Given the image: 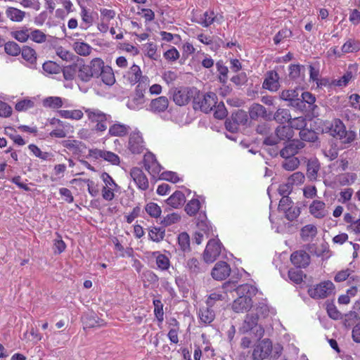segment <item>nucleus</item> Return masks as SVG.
Wrapping results in <instances>:
<instances>
[{
	"instance_id": "obj_59",
	"label": "nucleus",
	"mask_w": 360,
	"mask_h": 360,
	"mask_svg": "<svg viewBox=\"0 0 360 360\" xmlns=\"http://www.w3.org/2000/svg\"><path fill=\"white\" fill-rule=\"evenodd\" d=\"M346 127L341 120L335 119L331 123L330 134L333 137H336Z\"/></svg>"
},
{
	"instance_id": "obj_42",
	"label": "nucleus",
	"mask_w": 360,
	"mask_h": 360,
	"mask_svg": "<svg viewBox=\"0 0 360 360\" xmlns=\"http://www.w3.org/2000/svg\"><path fill=\"white\" fill-rule=\"evenodd\" d=\"M6 15L12 21L21 22L25 16V12L14 7H8Z\"/></svg>"
},
{
	"instance_id": "obj_61",
	"label": "nucleus",
	"mask_w": 360,
	"mask_h": 360,
	"mask_svg": "<svg viewBox=\"0 0 360 360\" xmlns=\"http://www.w3.org/2000/svg\"><path fill=\"white\" fill-rule=\"evenodd\" d=\"M285 214V217L290 221L296 219L300 214L301 210L299 207H288L283 211Z\"/></svg>"
},
{
	"instance_id": "obj_32",
	"label": "nucleus",
	"mask_w": 360,
	"mask_h": 360,
	"mask_svg": "<svg viewBox=\"0 0 360 360\" xmlns=\"http://www.w3.org/2000/svg\"><path fill=\"white\" fill-rule=\"evenodd\" d=\"M153 257H155L156 264L162 271H167L169 269L170 261L167 256L161 254L159 251H155L152 253Z\"/></svg>"
},
{
	"instance_id": "obj_16",
	"label": "nucleus",
	"mask_w": 360,
	"mask_h": 360,
	"mask_svg": "<svg viewBox=\"0 0 360 360\" xmlns=\"http://www.w3.org/2000/svg\"><path fill=\"white\" fill-rule=\"evenodd\" d=\"M130 176L140 190L146 191L148 188V178L141 168L133 167L130 171Z\"/></svg>"
},
{
	"instance_id": "obj_1",
	"label": "nucleus",
	"mask_w": 360,
	"mask_h": 360,
	"mask_svg": "<svg viewBox=\"0 0 360 360\" xmlns=\"http://www.w3.org/2000/svg\"><path fill=\"white\" fill-rule=\"evenodd\" d=\"M217 96L213 92L202 94L198 90V94L195 95L193 100V107L195 110H200L201 111L208 113L214 108V117L218 120L225 119V105L223 101H220L218 105Z\"/></svg>"
},
{
	"instance_id": "obj_25",
	"label": "nucleus",
	"mask_w": 360,
	"mask_h": 360,
	"mask_svg": "<svg viewBox=\"0 0 360 360\" xmlns=\"http://www.w3.org/2000/svg\"><path fill=\"white\" fill-rule=\"evenodd\" d=\"M309 210L310 214L316 219H323L327 214L326 204L321 200H314L309 205Z\"/></svg>"
},
{
	"instance_id": "obj_46",
	"label": "nucleus",
	"mask_w": 360,
	"mask_h": 360,
	"mask_svg": "<svg viewBox=\"0 0 360 360\" xmlns=\"http://www.w3.org/2000/svg\"><path fill=\"white\" fill-rule=\"evenodd\" d=\"M360 51V41L354 39L347 40L342 46V53H349Z\"/></svg>"
},
{
	"instance_id": "obj_14",
	"label": "nucleus",
	"mask_w": 360,
	"mask_h": 360,
	"mask_svg": "<svg viewBox=\"0 0 360 360\" xmlns=\"http://www.w3.org/2000/svg\"><path fill=\"white\" fill-rule=\"evenodd\" d=\"M128 148L133 154H140L146 149L141 134L139 131L130 134Z\"/></svg>"
},
{
	"instance_id": "obj_6",
	"label": "nucleus",
	"mask_w": 360,
	"mask_h": 360,
	"mask_svg": "<svg viewBox=\"0 0 360 360\" xmlns=\"http://www.w3.org/2000/svg\"><path fill=\"white\" fill-rule=\"evenodd\" d=\"M198 94V89L195 87L181 86L175 88L172 94L173 101L179 106L187 105L191 99L194 100L195 95Z\"/></svg>"
},
{
	"instance_id": "obj_8",
	"label": "nucleus",
	"mask_w": 360,
	"mask_h": 360,
	"mask_svg": "<svg viewBox=\"0 0 360 360\" xmlns=\"http://www.w3.org/2000/svg\"><path fill=\"white\" fill-rule=\"evenodd\" d=\"M335 285L330 281H326L308 290L309 295L314 299H323L334 292Z\"/></svg>"
},
{
	"instance_id": "obj_19",
	"label": "nucleus",
	"mask_w": 360,
	"mask_h": 360,
	"mask_svg": "<svg viewBox=\"0 0 360 360\" xmlns=\"http://www.w3.org/2000/svg\"><path fill=\"white\" fill-rule=\"evenodd\" d=\"M290 261L297 268H306L310 263V256L304 250H298L292 253Z\"/></svg>"
},
{
	"instance_id": "obj_35",
	"label": "nucleus",
	"mask_w": 360,
	"mask_h": 360,
	"mask_svg": "<svg viewBox=\"0 0 360 360\" xmlns=\"http://www.w3.org/2000/svg\"><path fill=\"white\" fill-rule=\"evenodd\" d=\"M212 277L217 281H223L225 279V262L219 261L217 262L211 271Z\"/></svg>"
},
{
	"instance_id": "obj_53",
	"label": "nucleus",
	"mask_w": 360,
	"mask_h": 360,
	"mask_svg": "<svg viewBox=\"0 0 360 360\" xmlns=\"http://www.w3.org/2000/svg\"><path fill=\"white\" fill-rule=\"evenodd\" d=\"M352 271L349 269L340 271L334 277L335 281L340 283L346 281L347 278L352 279V281L356 280L357 281H359V277L356 276L349 277Z\"/></svg>"
},
{
	"instance_id": "obj_24",
	"label": "nucleus",
	"mask_w": 360,
	"mask_h": 360,
	"mask_svg": "<svg viewBox=\"0 0 360 360\" xmlns=\"http://www.w3.org/2000/svg\"><path fill=\"white\" fill-rule=\"evenodd\" d=\"M195 220L196 226L198 229V231H200L205 233L207 237H208L210 233L212 231V228L210 224V221L207 220L205 212H198V215Z\"/></svg>"
},
{
	"instance_id": "obj_34",
	"label": "nucleus",
	"mask_w": 360,
	"mask_h": 360,
	"mask_svg": "<svg viewBox=\"0 0 360 360\" xmlns=\"http://www.w3.org/2000/svg\"><path fill=\"white\" fill-rule=\"evenodd\" d=\"M272 120L281 124L289 122L292 120L290 110L285 108H278L274 115L272 114Z\"/></svg>"
},
{
	"instance_id": "obj_5",
	"label": "nucleus",
	"mask_w": 360,
	"mask_h": 360,
	"mask_svg": "<svg viewBox=\"0 0 360 360\" xmlns=\"http://www.w3.org/2000/svg\"><path fill=\"white\" fill-rule=\"evenodd\" d=\"M88 115L89 120L91 122H96V124L93 130L96 132H103L107 129L106 122L111 123L112 122L110 115L105 114L98 109H86L85 110Z\"/></svg>"
},
{
	"instance_id": "obj_22",
	"label": "nucleus",
	"mask_w": 360,
	"mask_h": 360,
	"mask_svg": "<svg viewBox=\"0 0 360 360\" xmlns=\"http://www.w3.org/2000/svg\"><path fill=\"white\" fill-rule=\"evenodd\" d=\"M101 68L98 70V78L101 77L102 82L108 86H112L115 82V78L112 69L108 66L105 65L103 60L101 59Z\"/></svg>"
},
{
	"instance_id": "obj_45",
	"label": "nucleus",
	"mask_w": 360,
	"mask_h": 360,
	"mask_svg": "<svg viewBox=\"0 0 360 360\" xmlns=\"http://www.w3.org/2000/svg\"><path fill=\"white\" fill-rule=\"evenodd\" d=\"M356 136V134L354 131H347L345 128L335 138L340 139L343 144H349L355 140Z\"/></svg>"
},
{
	"instance_id": "obj_43",
	"label": "nucleus",
	"mask_w": 360,
	"mask_h": 360,
	"mask_svg": "<svg viewBox=\"0 0 360 360\" xmlns=\"http://www.w3.org/2000/svg\"><path fill=\"white\" fill-rule=\"evenodd\" d=\"M43 106L49 108H59L63 105V99L58 96H49L42 101Z\"/></svg>"
},
{
	"instance_id": "obj_18",
	"label": "nucleus",
	"mask_w": 360,
	"mask_h": 360,
	"mask_svg": "<svg viewBox=\"0 0 360 360\" xmlns=\"http://www.w3.org/2000/svg\"><path fill=\"white\" fill-rule=\"evenodd\" d=\"M242 276L240 271L238 268L231 269L230 264L226 263V293L232 292V290L236 288V284Z\"/></svg>"
},
{
	"instance_id": "obj_3",
	"label": "nucleus",
	"mask_w": 360,
	"mask_h": 360,
	"mask_svg": "<svg viewBox=\"0 0 360 360\" xmlns=\"http://www.w3.org/2000/svg\"><path fill=\"white\" fill-rule=\"evenodd\" d=\"M101 58H95L89 64L84 63L82 58L78 57L77 77L83 82H89L91 78H98V70L101 68Z\"/></svg>"
},
{
	"instance_id": "obj_30",
	"label": "nucleus",
	"mask_w": 360,
	"mask_h": 360,
	"mask_svg": "<svg viewBox=\"0 0 360 360\" xmlns=\"http://www.w3.org/2000/svg\"><path fill=\"white\" fill-rule=\"evenodd\" d=\"M275 134L279 141H290L294 136V131L288 125H282L276 128Z\"/></svg>"
},
{
	"instance_id": "obj_21",
	"label": "nucleus",
	"mask_w": 360,
	"mask_h": 360,
	"mask_svg": "<svg viewBox=\"0 0 360 360\" xmlns=\"http://www.w3.org/2000/svg\"><path fill=\"white\" fill-rule=\"evenodd\" d=\"M82 321L84 329L99 327L104 324V321L98 318L97 314L93 311L84 314Z\"/></svg>"
},
{
	"instance_id": "obj_54",
	"label": "nucleus",
	"mask_w": 360,
	"mask_h": 360,
	"mask_svg": "<svg viewBox=\"0 0 360 360\" xmlns=\"http://www.w3.org/2000/svg\"><path fill=\"white\" fill-rule=\"evenodd\" d=\"M77 181H82L85 183L87 184V187H88V191L89 193V194L92 196V197H96L98 195L99 193V188H98V185L95 184V182L92 180H90L89 179H75L72 181V182H75Z\"/></svg>"
},
{
	"instance_id": "obj_39",
	"label": "nucleus",
	"mask_w": 360,
	"mask_h": 360,
	"mask_svg": "<svg viewBox=\"0 0 360 360\" xmlns=\"http://www.w3.org/2000/svg\"><path fill=\"white\" fill-rule=\"evenodd\" d=\"M186 268L191 274L194 275H198L205 271L200 261L195 257L191 258L187 261Z\"/></svg>"
},
{
	"instance_id": "obj_40",
	"label": "nucleus",
	"mask_w": 360,
	"mask_h": 360,
	"mask_svg": "<svg viewBox=\"0 0 360 360\" xmlns=\"http://www.w3.org/2000/svg\"><path fill=\"white\" fill-rule=\"evenodd\" d=\"M165 236V229L162 227L151 226L149 229V238L153 242L162 241Z\"/></svg>"
},
{
	"instance_id": "obj_36",
	"label": "nucleus",
	"mask_w": 360,
	"mask_h": 360,
	"mask_svg": "<svg viewBox=\"0 0 360 360\" xmlns=\"http://www.w3.org/2000/svg\"><path fill=\"white\" fill-rule=\"evenodd\" d=\"M144 287H148L150 285L153 288L158 286L159 277L158 276L150 270H147L143 273Z\"/></svg>"
},
{
	"instance_id": "obj_4",
	"label": "nucleus",
	"mask_w": 360,
	"mask_h": 360,
	"mask_svg": "<svg viewBox=\"0 0 360 360\" xmlns=\"http://www.w3.org/2000/svg\"><path fill=\"white\" fill-rule=\"evenodd\" d=\"M316 101V96L313 94L302 90L300 101L302 103L303 106L297 108V110L304 113L307 117L310 118L319 117V108L315 104Z\"/></svg>"
},
{
	"instance_id": "obj_13",
	"label": "nucleus",
	"mask_w": 360,
	"mask_h": 360,
	"mask_svg": "<svg viewBox=\"0 0 360 360\" xmlns=\"http://www.w3.org/2000/svg\"><path fill=\"white\" fill-rule=\"evenodd\" d=\"M147 89L146 84L140 82L136 87L133 98L127 103V107L131 110H137L142 108L145 103L144 92Z\"/></svg>"
},
{
	"instance_id": "obj_26",
	"label": "nucleus",
	"mask_w": 360,
	"mask_h": 360,
	"mask_svg": "<svg viewBox=\"0 0 360 360\" xmlns=\"http://www.w3.org/2000/svg\"><path fill=\"white\" fill-rule=\"evenodd\" d=\"M168 106V98L166 96H160L150 101L149 110L154 113H160L165 112Z\"/></svg>"
},
{
	"instance_id": "obj_63",
	"label": "nucleus",
	"mask_w": 360,
	"mask_h": 360,
	"mask_svg": "<svg viewBox=\"0 0 360 360\" xmlns=\"http://www.w3.org/2000/svg\"><path fill=\"white\" fill-rule=\"evenodd\" d=\"M30 38L38 44L44 43L46 41V35L40 30H32L30 31Z\"/></svg>"
},
{
	"instance_id": "obj_41",
	"label": "nucleus",
	"mask_w": 360,
	"mask_h": 360,
	"mask_svg": "<svg viewBox=\"0 0 360 360\" xmlns=\"http://www.w3.org/2000/svg\"><path fill=\"white\" fill-rule=\"evenodd\" d=\"M22 58L31 64L36 63L37 53L34 49L29 46H23L21 49Z\"/></svg>"
},
{
	"instance_id": "obj_31",
	"label": "nucleus",
	"mask_w": 360,
	"mask_h": 360,
	"mask_svg": "<svg viewBox=\"0 0 360 360\" xmlns=\"http://www.w3.org/2000/svg\"><path fill=\"white\" fill-rule=\"evenodd\" d=\"M129 130V126L116 123L110 127L108 134L111 136H124L128 134Z\"/></svg>"
},
{
	"instance_id": "obj_2",
	"label": "nucleus",
	"mask_w": 360,
	"mask_h": 360,
	"mask_svg": "<svg viewBox=\"0 0 360 360\" xmlns=\"http://www.w3.org/2000/svg\"><path fill=\"white\" fill-rule=\"evenodd\" d=\"M237 295L232 303V309L236 313H243L250 310L252 307V297L256 295L257 288L250 284L245 283L236 286L232 290Z\"/></svg>"
},
{
	"instance_id": "obj_50",
	"label": "nucleus",
	"mask_w": 360,
	"mask_h": 360,
	"mask_svg": "<svg viewBox=\"0 0 360 360\" xmlns=\"http://www.w3.org/2000/svg\"><path fill=\"white\" fill-rule=\"evenodd\" d=\"M58 115L67 119H72L79 120L82 118L83 112L80 110H60L57 112Z\"/></svg>"
},
{
	"instance_id": "obj_12",
	"label": "nucleus",
	"mask_w": 360,
	"mask_h": 360,
	"mask_svg": "<svg viewBox=\"0 0 360 360\" xmlns=\"http://www.w3.org/2000/svg\"><path fill=\"white\" fill-rule=\"evenodd\" d=\"M272 351V342L269 339H264L255 345L252 352L253 360H263L268 357Z\"/></svg>"
},
{
	"instance_id": "obj_37",
	"label": "nucleus",
	"mask_w": 360,
	"mask_h": 360,
	"mask_svg": "<svg viewBox=\"0 0 360 360\" xmlns=\"http://www.w3.org/2000/svg\"><path fill=\"white\" fill-rule=\"evenodd\" d=\"M354 65H349L348 67V70L346 71V72L344 74L342 77H341L338 79H333L332 81V85L336 86H346L353 77V74L351 69L354 68Z\"/></svg>"
},
{
	"instance_id": "obj_56",
	"label": "nucleus",
	"mask_w": 360,
	"mask_h": 360,
	"mask_svg": "<svg viewBox=\"0 0 360 360\" xmlns=\"http://www.w3.org/2000/svg\"><path fill=\"white\" fill-rule=\"evenodd\" d=\"M145 210L151 217L153 218L160 217L162 212L160 207L157 203L153 202L146 204Z\"/></svg>"
},
{
	"instance_id": "obj_38",
	"label": "nucleus",
	"mask_w": 360,
	"mask_h": 360,
	"mask_svg": "<svg viewBox=\"0 0 360 360\" xmlns=\"http://www.w3.org/2000/svg\"><path fill=\"white\" fill-rule=\"evenodd\" d=\"M77 70H78V58L76 62L73 63L71 65H67L61 68V70L63 74V77L66 80H72L75 78V76L77 75Z\"/></svg>"
},
{
	"instance_id": "obj_20",
	"label": "nucleus",
	"mask_w": 360,
	"mask_h": 360,
	"mask_svg": "<svg viewBox=\"0 0 360 360\" xmlns=\"http://www.w3.org/2000/svg\"><path fill=\"white\" fill-rule=\"evenodd\" d=\"M278 79L279 76L276 71H269L266 73V77L264 79L262 86L264 89L269 91H276L280 86Z\"/></svg>"
},
{
	"instance_id": "obj_52",
	"label": "nucleus",
	"mask_w": 360,
	"mask_h": 360,
	"mask_svg": "<svg viewBox=\"0 0 360 360\" xmlns=\"http://www.w3.org/2000/svg\"><path fill=\"white\" fill-rule=\"evenodd\" d=\"M300 136L302 141L308 142H314L318 139L317 134L314 130L306 127L300 130Z\"/></svg>"
},
{
	"instance_id": "obj_58",
	"label": "nucleus",
	"mask_w": 360,
	"mask_h": 360,
	"mask_svg": "<svg viewBox=\"0 0 360 360\" xmlns=\"http://www.w3.org/2000/svg\"><path fill=\"white\" fill-rule=\"evenodd\" d=\"M154 305V314L158 322L162 323L164 320L163 304L160 300L155 299L153 301Z\"/></svg>"
},
{
	"instance_id": "obj_33",
	"label": "nucleus",
	"mask_w": 360,
	"mask_h": 360,
	"mask_svg": "<svg viewBox=\"0 0 360 360\" xmlns=\"http://www.w3.org/2000/svg\"><path fill=\"white\" fill-rule=\"evenodd\" d=\"M31 28L22 27L19 30L11 32V36L19 42L25 43L30 39Z\"/></svg>"
},
{
	"instance_id": "obj_10",
	"label": "nucleus",
	"mask_w": 360,
	"mask_h": 360,
	"mask_svg": "<svg viewBox=\"0 0 360 360\" xmlns=\"http://www.w3.org/2000/svg\"><path fill=\"white\" fill-rule=\"evenodd\" d=\"M248 121L247 112L243 110H237L231 114V120L226 117V131L235 132L240 125H245Z\"/></svg>"
},
{
	"instance_id": "obj_47",
	"label": "nucleus",
	"mask_w": 360,
	"mask_h": 360,
	"mask_svg": "<svg viewBox=\"0 0 360 360\" xmlns=\"http://www.w3.org/2000/svg\"><path fill=\"white\" fill-rule=\"evenodd\" d=\"M285 160L282 162V167L286 171H294L300 165V160L295 156H288L283 158Z\"/></svg>"
},
{
	"instance_id": "obj_29",
	"label": "nucleus",
	"mask_w": 360,
	"mask_h": 360,
	"mask_svg": "<svg viewBox=\"0 0 360 360\" xmlns=\"http://www.w3.org/2000/svg\"><path fill=\"white\" fill-rule=\"evenodd\" d=\"M289 77L292 80H304L305 67L300 64H291L289 65Z\"/></svg>"
},
{
	"instance_id": "obj_27",
	"label": "nucleus",
	"mask_w": 360,
	"mask_h": 360,
	"mask_svg": "<svg viewBox=\"0 0 360 360\" xmlns=\"http://www.w3.org/2000/svg\"><path fill=\"white\" fill-rule=\"evenodd\" d=\"M144 167L148 172L152 169V172L155 174L161 171V166L158 162L155 156L150 152H148L144 155L143 158Z\"/></svg>"
},
{
	"instance_id": "obj_51",
	"label": "nucleus",
	"mask_w": 360,
	"mask_h": 360,
	"mask_svg": "<svg viewBox=\"0 0 360 360\" xmlns=\"http://www.w3.org/2000/svg\"><path fill=\"white\" fill-rule=\"evenodd\" d=\"M289 279L296 284H300L303 281V276L305 275L300 268H292L288 271Z\"/></svg>"
},
{
	"instance_id": "obj_15",
	"label": "nucleus",
	"mask_w": 360,
	"mask_h": 360,
	"mask_svg": "<svg viewBox=\"0 0 360 360\" xmlns=\"http://www.w3.org/2000/svg\"><path fill=\"white\" fill-rule=\"evenodd\" d=\"M248 113L250 119L253 120H257L259 117L266 120H272V112H268L265 107L257 103H254L250 106Z\"/></svg>"
},
{
	"instance_id": "obj_44",
	"label": "nucleus",
	"mask_w": 360,
	"mask_h": 360,
	"mask_svg": "<svg viewBox=\"0 0 360 360\" xmlns=\"http://www.w3.org/2000/svg\"><path fill=\"white\" fill-rule=\"evenodd\" d=\"M317 234V229L314 225L307 224L303 226L300 231V236L304 241L313 238Z\"/></svg>"
},
{
	"instance_id": "obj_7",
	"label": "nucleus",
	"mask_w": 360,
	"mask_h": 360,
	"mask_svg": "<svg viewBox=\"0 0 360 360\" xmlns=\"http://www.w3.org/2000/svg\"><path fill=\"white\" fill-rule=\"evenodd\" d=\"M259 318L254 313L247 314L240 330L243 333L254 331L255 338L259 340L262 338L264 330L258 324Z\"/></svg>"
},
{
	"instance_id": "obj_60",
	"label": "nucleus",
	"mask_w": 360,
	"mask_h": 360,
	"mask_svg": "<svg viewBox=\"0 0 360 360\" xmlns=\"http://www.w3.org/2000/svg\"><path fill=\"white\" fill-rule=\"evenodd\" d=\"M319 165L316 161H309L307 163V175L311 180L316 179L319 170Z\"/></svg>"
},
{
	"instance_id": "obj_49",
	"label": "nucleus",
	"mask_w": 360,
	"mask_h": 360,
	"mask_svg": "<svg viewBox=\"0 0 360 360\" xmlns=\"http://www.w3.org/2000/svg\"><path fill=\"white\" fill-rule=\"evenodd\" d=\"M4 46V51L6 53L12 56H17L21 52V49L20 46L13 41H9L8 42H5L3 44Z\"/></svg>"
},
{
	"instance_id": "obj_62",
	"label": "nucleus",
	"mask_w": 360,
	"mask_h": 360,
	"mask_svg": "<svg viewBox=\"0 0 360 360\" xmlns=\"http://www.w3.org/2000/svg\"><path fill=\"white\" fill-rule=\"evenodd\" d=\"M355 173H345L338 176V182L341 186L350 185L356 179Z\"/></svg>"
},
{
	"instance_id": "obj_11",
	"label": "nucleus",
	"mask_w": 360,
	"mask_h": 360,
	"mask_svg": "<svg viewBox=\"0 0 360 360\" xmlns=\"http://www.w3.org/2000/svg\"><path fill=\"white\" fill-rule=\"evenodd\" d=\"M301 92L302 89L300 88L286 89L281 93L280 97L281 99L289 102L288 106L297 110V108L303 106L302 103L300 101Z\"/></svg>"
},
{
	"instance_id": "obj_9",
	"label": "nucleus",
	"mask_w": 360,
	"mask_h": 360,
	"mask_svg": "<svg viewBox=\"0 0 360 360\" xmlns=\"http://www.w3.org/2000/svg\"><path fill=\"white\" fill-rule=\"evenodd\" d=\"M222 244L216 239H210L202 253L203 260L205 263L214 262L221 252Z\"/></svg>"
},
{
	"instance_id": "obj_48",
	"label": "nucleus",
	"mask_w": 360,
	"mask_h": 360,
	"mask_svg": "<svg viewBox=\"0 0 360 360\" xmlns=\"http://www.w3.org/2000/svg\"><path fill=\"white\" fill-rule=\"evenodd\" d=\"M178 244L184 252L191 251L190 236L186 232H182L178 236Z\"/></svg>"
},
{
	"instance_id": "obj_64",
	"label": "nucleus",
	"mask_w": 360,
	"mask_h": 360,
	"mask_svg": "<svg viewBox=\"0 0 360 360\" xmlns=\"http://www.w3.org/2000/svg\"><path fill=\"white\" fill-rule=\"evenodd\" d=\"M43 70L50 74H58L61 70V67L53 61H46L42 65Z\"/></svg>"
},
{
	"instance_id": "obj_57",
	"label": "nucleus",
	"mask_w": 360,
	"mask_h": 360,
	"mask_svg": "<svg viewBox=\"0 0 360 360\" xmlns=\"http://www.w3.org/2000/svg\"><path fill=\"white\" fill-rule=\"evenodd\" d=\"M200 207V201L198 199H193L186 205L185 211L188 215L193 216L198 212Z\"/></svg>"
},
{
	"instance_id": "obj_28",
	"label": "nucleus",
	"mask_w": 360,
	"mask_h": 360,
	"mask_svg": "<svg viewBox=\"0 0 360 360\" xmlns=\"http://www.w3.org/2000/svg\"><path fill=\"white\" fill-rule=\"evenodd\" d=\"M186 201V197L183 192L176 191L170 197L166 200V202L170 207L177 209L181 207Z\"/></svg>"
},
{
	"instance_id": "obj_55",
	"label": "nucleus",
	"mask_w": 360,
	"mask_h": 360,
	"mask_svg": "<svg viewBox=\"0 0 360 360\" xmlns=\"http://www.w3.org/2000/svg\"><path fill=\"white\" fill-rule=\"evenodd\" d=\"M180 220L181 216L178 213L173 212L172 214H168L166 217H163L160 221V224H162L165 228L176 224Z\"/></svg>"
},
{
	"instance_id": "obj_23",
	"label": "nucleus",
	"mask_w": 360,
	"mask_h": 360,
	"mask_svg": "<svg viewBox=\"0 0 360 360\" xmlns=\"http://www.w3.org/2000/svg\"><path fill=\"white\" fill-rule=\"evenodd\" d=\"M128 80L131 84L134 85L136 83L140 82L146 84V81L148 77L142 75V72L139 65L134 64L127 72Z\"/></svg>"
},
{
	"instance_id": "obj_17",
	"label": "nucleus",
	"mask_w": 360,
	"mask_h": 360,
	"mask_svg": "<svg viewBox=\"0 0 360 360\" xmlns=\"http://www.w3.org/2000/svg\"><path fill=\"white\" fill-rule=\"evenodd\" d=\"M304 146L305 144L302 141L297 139H292L288 142L285 146L279 151V154L282 158L295 156Z\"/></svg>"
}]
</instances>
